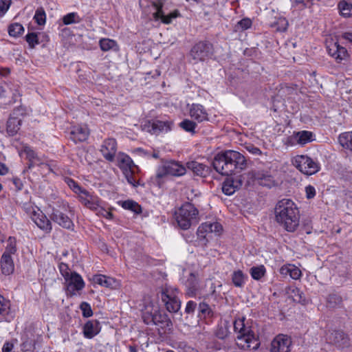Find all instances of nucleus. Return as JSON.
Here are the masks:
<instances>
[{"label":"nucleus","instance_id":"nucleus-1","mask_svg":"<svg viewBox=\"0 0 352 352\" xmlns=\"http://www.w3.org/2000/svg\"><path fill=\"white\" fill-rule=\"evenodd\" d=\"M256 327L251 319L245 317L236 318L234 321V331L236 333V344L243 350H255L260 346Z\"/></svg>","mask_w":352,"mask_h":352},{"label":"nucleus","instance_id":"nucleus-2","mask_svg":"<svg viewBox=\"0 0 352 352\" xmlns=\"http://www.w3.org/2000/svg\"><path fill=\"white\" fill-rule=\"evenodd\" d=\"M212 166L222 175H230L245 169L246 160L239 152L227 150L218 153L214 157Z\"/></svg>","mask_w":352,"mask_h":352},{"label":"nucleus","instance_id":"nucleus-3","mask_svg":"<svg viewBox=\"0 0 352 352\" xmlns=\"http://www.w3.org/2000/svg\"><path fill=\"white\" fill-rule=\"evenodd\" d=\"M275 220L288 232H294L299 226L300 212L291 199H283L276 205Z\"/></svg>","mask_w":352,"mask_h":352},{"label":"nucleus","instance_id":"nucleus-4","mask_svg":"<svg viewBox=\"0 0 352 352\" xmlns=\"http://www.w3.org/2000/svg\"><path fill=\"white\" fill-rule=\"evenodd\" d=\"M175 220L182 230H188L199 221L198 209L191 203L186 202L175 212Z\"/></svg>","mask_w":352,"mask_h":352},{"label":"nucleus","instance_id":"nucleus-5","mask_svg":"<svg viewBox=\"0 0 352 352\" xmlns=\"http://www.w3.org/2000/svg\"><path fill=\"white\" fill-rule=\"evenodd\" d=\"M117 165L122 170L127 182L134 187L140 185L138 174L140 168L135 165L132 159L126 154L120 153L117 156Z\"/></svg>","mask_w":352,"mask_h":352},{"label":"nucleus","instance_id":"nucleus-6","mask_svg":"<svg viewBox=\"0 0 352 352\" xmlns=\"http://www.w3.org/2000/svg\"><path fill=\"white\" fill-rule=\"evenodd\" d=\"M186 172V167L179 162H166L158 167L155 177V182L159 187H161L167 177H180L185 175Z\"/></svg>","mask_w":352,"mask_h":352},{"label":"nucleus","instance_id":"nucleus-7","mask_svg":"<svg viewBox=\"0 0 352 352\" xmlns=\"http://www.w3.org/2000/svg\"><path fill=\"white\" fill-rule=\"evenodd\" d=\"M292 162L299 171L307 175H312L320 169L318 162L306 155L295 156Z\"/></svg>","mask_w":352,"mask_h":352},{"label":"nucleus","instance_id":"nucleus-8","mask_svg":"<svg viewBox=\"0 0 352 352\" xmlns=\"http://www.w3.org/2000/svg\"><path fill=\"white\" fill-rule=\"evenodd\" d=\"M177 289L169 287H164L157 294L164 303L167 311L172 313L177 312L181 307V302L177 296Z\"/></svg>","mask_w":352,"mask_h":352},{"label":"nucleus","instance_id":"nucleus-9","mask_svg":"<svg viewBox=\"0 0 352 352\" xmlns=\"http://www.w3.org/2000/svg\"><path fill=\"white\" fill-rule=\"evenodd\" d=\"M214 53L213 45L208 41H199L192 46L190 56L194 63L204 62L212 57Z\"/></svg>","mask_w":352,"mask_h":352},{"label":"nucleus","instance_id":"nucleus-10","mask_svg":"<svg viewBox=\"0 0 352 352\" xmlns=\"http://www.w3.org/2000/svg\"><path fill=\"white\" fill-rule=\"evenodd\" d=\"M65 280L67 294L70 296L76 295L85 285L82 276L76 272H73Z\"/></svg>","mask_w":352,"mask_h":352},{"label":"nucleus","instance_id":"nucleus-11","mask_svg":"<svg viewBox=\"0 0 352 352\" xmlns=\"http://www.w3.org/2000/svg\"><path fill=\"white\" fill-rule=\"evenodd\" d=\"M143 320L146 324H165L167 326L170 322L167 316L164 314H162L157 307L153 308L151 311L147 310L143 313L142 316Z\"/></svg>","mask_w":352,"mask_h":352},{"label":"nucleus","instance_id":"nucleus-12","mask_svg":"<svg viewBox=\"0 0 352 352\" xmlns=\"http://www.w3.org/2000/svg\"><path fill=\"white\" fill-rule=\"evenodd\" d=\"M292 339L289 336L284 334L276 336L271 343V352H290Z\"/></svg>","mask_w":352,"mask_h":352},{"label":"nucleus","instance_id":"nucleus-13","mask_svg":"<svg viewBox=\"0 0 352 352\" xmlns=\"http://www.w3.org/2000/svg\"><path fill=\"white\" fill-rule=\"evenodd\" d=\"M173 122L170 121L153 120L144 124V129L153 135L167 133L171 130Z\"/></svg>","mask_w":352,"mask_h":352},{"label":"nucleus","instance_id":"nucleus-14","mask_svg":"<svg viewBox=\"0 0 352 352\" xmlns=\"http://www.w3.org/2000/svg\"><path fill=\"white\" fill-rule=\"evenodd\" d=\"M80 201L87 208L91 210H97L101 204V199L89 191L83 189L82 192L78 194Z\"/></svg>","mask_w":352,"mask_h":352},{"label":"nucleus","instance_id":"nucleus-15","mask_svg":"<svg viewBox=\"0 0 352 352\" xmlns=\"http://www.w3.org/2000/svg\"><path fill=\"white\" fill-rule=\"evenodd\" d=\"M100 151L106 160L113 162L117 151L116 140L114 138H107L104 140Z\"/></svg>","mask_w":352,"mask_h":352},{"label":"nucleus","instance_id":"nucleus-16","mask_svg":"<svg viewBox=\"0 0 352 352\" xmlns=\"http://www.w3.org/2000/svg\"><path fill=\"white\" fill-rule=\"evenodd\" d=\"M189 116L197 124L209 120V116L206 109L200 104L193 103L190 106Z\"/></svg>","mask_w":352,"mask_h":352},{"label":"nucleus","instance_id":"nucleus-17","mask_svg":"<svg viewBox=\"0 0 352 352\" xmlns=\"http://www.w3.org/2000/svg\"><path fill=\"white\" fill-rule=\"evenodd\" d=\"M31 219L45 233L51 232L52 230L51 221L39 208H37L36 212H34V214L32 215Z\"/></svg>","mask_w":352,"mask_h":352},{"label":"nucleus","instance_id":"nucleus-18","mask_svg":"<svg viewBox=\"0 0 352 352\" xmlns=\"http://www.w3.org/2000/svg\"><path fill=\"white\" fill-rule=\"evenodd\" d=\"M51 219L58 223L60 226L65 229H72L74 227L73 221L70 218L58 210H54L50 215Z\"/></svg>","mask_w":352,"mask_h":352},{"label":"nucleus","instance_id":"nucleus-19","mask_svg":"<svg viewBox=\"0 0 352 352\" xmlns=\"http://www.w3.org/2000/svg\"><path fill=\"white\" fill-rule=\"evenodd\" d=\"M223 230L222 226L219 222H205L202 223L197 230V234L200 237L205 238L204 233H215L220 234Z\"/></svg>","mask_w":352,"mask_h":352},{"label":"nucleus","instance_id":"nucleus-20","mask_svg":"<svg viewBox=\"0 0 352 352\" xmlns=\"http://www.w3.org/2000/svg\"><path fill=\"white\" fill-rule=\"evenodd\" d=\"M242 186V181L237 177H228L222 184V191L226 195L234 194Z\"/></svg>","mask_w":352,"mask_h":352},{"label":"nucleus","instance_id":"nucleus-21","mask_svg":"<svg viewBox=\"0 0 352 352\" xmlns=\"http://www.w3.org/2000/svg\"><path fill=\"white\" fill-rule=\"evenodd\" d=\"M253 178L259 185L271 188L275 183L273 177L264 170H256L253 172Z\"/></svg>","mask_w":352,"mask_h":352},{"label":"nucleus","instance_id":"nucleus-22","mask_svg":"<svg viewBox=\"0 0 352 352\" xmlns=\"http://www.w3.org/2000/svg\"><path fill=\"white\" fill-rule=\"evenodd\" d=\"M155 6L157 10L153 13V18L155 21L160 19L164 24H170L173 19L177 18L179 14L177 10H175L169 14L165 15L162 10V5L155 4Z\"/></svg>","mask_w":352,"mask_h":352},{"label":"nucleus","instance_id":"nucleus-23","mask_svg":"<svg viewBox=\"0 0 352 352\" xmlns=\"http://www.w3.org/2000/svg\"><path fill=\"white\" fill-rule=\"evenodd\" d=\"M101 327L97 320H88L83 327V334L86 338L91 339L100 331Z\"/></svg>","mask_w":352,"mask_h":352},{"label":"nucleus","instance_id":"nucleus-24","mask_svg":"<svg viewBox=\"0 0 352 352\" xmlns=\"http://www.w3.org/2000/svg\"><path fill=\"white\" fill-rule=\"evenodd\" d=\"M89 135L87 126H74L70 132V139L75 143L85 141Z\"/></svg>","mask_w":352,"mask_h":352},{"label":"nucleus","instance_id":"nucleus-25","mask_svg":"<svg viewBox=\"0 0 352 352\" xmlns=\"http://www.w3.org/2000/svg\"><path fill=\"white\" fill-rule=\"evenodd\" d=\"M214 316V305L210 306L204 300L198 306L197 317L201 320H210Z\"/></svg>","mask_w":352,"mask_h":352},{"label":"nucleus","instance_id":"nucleus-26","mask_svg":"<svg viewBox=\"0 0 352 352\" xmlns=\"http://www.w3.org/2000/svg\"><path fill=\"white\" fill-rule=\"evenodd\" d=\"M185 285L187 288L186 294L189 297L195 296L199 288V282L197 275L195 273H190L186 280Z\"/></svg>","mask_w":352,"mask_h":352},{"label":"nucleus","instance_id":"nucleus-27","mask_svg":"<svg viewBox=\"0 0 352 352\" xmlns=\"http://www.w3.org/2000/svg\"><path fill=\"white\" fill-rule=\"evenodd\" d=\"M186 166L189 170H192L195 175L201 177H206L210 170L209 166L196 161L188 162L186 164Z\"/></svg>","mask_w":352,"mask_h":352},{"label":"nucleus","instance_id":"nucleus-28","mask_svg":"<svg viewBox=\"0 0 352 352\" xmlns=\"http://www.w3.org/2000/svg\"><path fill=\"white\" fill-rule=\"evenodd\" d=\"M279 272L284 277L289 276L294 280L299 279L302 276L300 270L292 264H286L283 265Z\"/></svg>","mask_w":352,"mask_h":352},{"label":"nucleus","instance_id":"nucleus-29","mask_svg":"<svg viewBox=\"0 0 352 352\" xmlns=\"http://www.w3.org/2000/svg\"><path fill=\"white\" fill-rule=\"evenodd\" d=\"M1 272L6 276L12 274L14 271V264L11 256L2 254L1 258Z\"/></svg>","mask_w":352,"mask_h":352},{"label":"nucleus","instance_id":"nucleus-30","mask_svg":"<svg viewBox=\"0 0 352 352\" xmlns=\"http://www.w3.org/2000/svg\"><path fill=\"white\" fill-rule=\"evenodd\" d=\"M21 124V120L18 118L10 117L7 122L6 131L10 136L17 133Z\"/></svg>","mask_w":352,"mask_h":352},{"label":"nucleus","instance_id":"nucleus-31","mask_svg":"<svg viewBox=\"0 0 352 352\" xmlns=\"http://www.w3.org/2000/svg\"><path fill=\"white\" fill-rule=\"evenodd\" d=\"M294 138L298 144L305 145L314 140V134L309 131H301L294 134Z\"/></svg>","mask_w":352,"mask_h":352},{"label":"nucleus","instance_id":"nucleus-32","mask_svg":"<svg viewBox=\"0 0 352 352\" xmlns=\"http://www.w3.org/2000/svg\"><path fill=\"white\" fill-rule=\"evenodd\" d=\"M340 14L344 18L352 16V1L342 0L338 4Z\"/></svg>","mask_w":352,"mask_h":352},{"label":"nucleus","instance_id":"nucleus-33","mask_svg":"<svg viewBox=\"0 0 352 352\" xmlns=\"http://www.w3.org/2000/svg\"><path fill=\"white\" fill-rule=\"evenodd\" d=\"M94 283L98 284L105 287H112L115 280L113 278L107 276L103 274H96L93 276Z\"/></svg>","mask_w":352,"mask_h":352},{"label":"nucleus","instance_id":"nucleus-34","mask_svg":"<svg viewBox=\"0 0 352 352\" xmlns=\"http://www.w3.org/2000/svg\"><path fill=\"white\" fill-rule=\"evenodd\" d=\"M247 278V276L240 270L234 271L232 274V283L236 287H243Z\"/></svg>","mask_w":352,"mask_h":352},{"label":"nucleus","instance_id":"nucleus-35","mask_svg":"<svg viewBox=\"0 0 352 352\" xmlns=\"http://www.w3.org/2000/svg\"><path fill=\"white\" fill-rule=\"evenodd\" d=\"M120 205L125 210H131L135 214L142 213V207L133 200H126L120 202Z\"/></svg>","mask_w":352,"mask_h":352},{"label":"nucleus","instance_id":"nucleus-36","mask_svg":"<svg viewBox=\"0 0 352 352\" xmlns=\"http://www.w3.org/2000/svg\"><path fill=\"white\" fill-rule=\"evenodd\" d=\"M338 141L343 148L352 151V131L341 133L338 137Z\"/></svg>","mask_w":352,"mask_h":352},{"label":"nucleus","instance_id":"nucleus-37","mask_svg":"<svg viewBox=\"0 0 352 352\" xmlns=\"http://www.w3.org/2000/svg\"><path fill=\"white\" fill-rule=\"evenodd\" d=\"M100 49L104 52H107L110 50H118V45L117 43L110 38H102L99 41Z\"/></svg>","mask_w":352,"mask_h":352},{"label":"nucleus","instance_id":"nucleus-38","mask_svg":"<svg viewBox=\"0 0 352 352\" xmlns=\"http://www.w3.org/2000/svg\"><path fill=\"white\" fill-rule=\"evenodd\" d=\"M179 125L183 130L186 132L191 133L192 134H195L196 133L195 129L197 126V123L192 119H184L179 123Z\"/></svg>","mask_w":352,"mask_h":352},{"label":"nucleus","instance_id":"nucleus-39","mask_svg":"<svg viewBox=\"0 0 352 352\" xmlns=\"http://www.w3.org/2000/svg\"><path fill=\"white\" fill-rule=\"evenodd\" d=\"M16 239L13 236H10L7 241V245L3 254L12 256V254H16Z\"/></svg>","mask_w":352,"mask_h":352},{"label":"nucleus","instance_id":"nucleus-40","mask_svg":"<svg viewBox=\"0 0 352 352\" xmlns=\"http://www.w3.org/2000/svg\"><path fill=\"white\" fill-rule=\"evenodd\" d=\"M24 32V28L19 23H14L9 25L8 33L10 36L18 37Z\"/></svg>","mask_w":352,"mask_h":352},{"label":"nucleus","instance_id":"nucleus-41","mask_svg":"<svg viewBox=\"0 0 352 352\" xmlns=\"http://www.w3.org/2000/svg\"><path fill=\"white\" fill-rule=\"evenodd\" d=\"M266 270L264 265H261L256 267H252L250 273L253 279L258 280L265 274Z\"/></svg>","mask_w":352,"mask_h":352},{"label":"nucleus","instance_id":"nucleus-42","mask_svg":"<svg viewBox=\"0 0 352 352\" xmlns=\"http://www.w3.org/2000/svg\"><path fill=\"white\" fill-rule=\"evenodd\" d=\"M81 21V18L76 12H70L65 15L63 18V22L65 25L78 23Z\"/></svg>","mask_w":352,"mask_h":352},{"label":"nucleus","instance_id":"nucleus-43","mask_svg":"<svg viewBox=\"0 0 352 352\" xmlns=\"http://www.w3.org/2000/svg\"><path fill=\"white\" fill-rule=\"evenodd\" d=\"M35 166H43L46 168L50 172H52V168L51 166L46 163L45 160H43L41 157L37 155L31 163L28 164V168H31Z\"/></svg>","mask_w":352,"mask_h":352},{"label":"nucleus","instance_id":"nucleus-44","mask_svg":"<svg viewBox=\"0 0 352 352\" xmlns=\"http://www.w3.org/2000/svg\"><path fill=\"white\" fill-rule=\"evenodd\" d=\"M34 19L35 20L36 23L39 25L45 24L46 15L43 8H38L36 10Z\"/></svg>","mask_w":352,"mask_h":352},{"label":"nucleus","instance_id":"nucleus-45","mask_svg":"<svg viewBox=\"0 0 352 352\" xmlns=\"http://www.w3.org/2000/svg\"><path fill=\"white\" fill-rule=\"evenodd\" d=\"M229 333H230L229 329L226 324L220 325V326H218V327L216 330L215 336L218 338L223 340L228 336Z\"/></svg>","mask_w":352,"mask_h":352},{"label":"nucleus","instance_id":"nucleus-46","mask_svg":"<svg viewBox=\"0 0 352 352\" xmlns=\"http://www.w3.org/2000/svg\"><path fill=\"white\" fill-rule=\"evenodd\" d=\"M25 41L31 48L34 47L35 45H38L39 43L37 34L35 32L28 33L25 36Z\"/></svg>","mask_w":352,"mask_h":352},{"label":"nucleus","instance_id":"nucleus-47","mask_svg":"<svg viewBox=\"0 0 352 352\" xmlns=\"http://www.w3.org/2000/svg\"><path fill=\"white\" fill-rule=\"evenodd\" d=\"M347 56L348 52L346 48L339 45L336 57L337 62L340 63L342 60L346 59Z\"/></svg>","mask_w":352,"mask_h":352},{"label":"nucleus","instance_id":"nucleus-48","mask_svg":"<svg viewBox=\"0 0 352 352\" xmlns=\"http://www.w3.org/2000/svg\"><path fill=\"white\" fill-rule=\"evenodd\" d=\"M58 269L61 275L64 277V279H66V278H68L69 276H71L73 272L70 271L68 265L63 262L59 263Z\"/></svg>","mask_w":352,"mask_h":352},{"label":"nucleus","instance_id":"nucleus-49","mask_svg":"<svg viewBox=\"0 0 352 352\" xmlns=\"http://www.w3.org/2000/svg\"><path fill=\"white\" fill-rule=\"evenodd\" d=\"M10 303L2 296L0 295V315L8 314Z\"/></svg>","mask_w":352,"mask_h":352},{"label":"nucleus","instance_id":"nucleus-50","mask_svg":"<svg viewBox=\"0 0 352 352\" xmlns=\"http://www.w3.org/2000/svg\"><path fill=\"white\" fill-rule=\"evenodd\" d=\"M80 308L84 317L89 318L92 316L93 311L89 303L82 302L80 305Z\"/></svg>","mask_w":352,"mask_h":352},{"label":"nucleus","instance_id":"nucleus-51","mask_svg":"<svg viewBox=\"0 0 352 352\" xmlns=\"http://www.w3.org/2000/svg\"><path fill=\"white\" fill-rule=\"evenodd\" d=\"M339 44L336 42H331L327 46L328 54L336 59Z\"/></svg>","mask_w":352,"mask_h":352},{"label":"nucleus","instance_id":"nucleus-52","mask_svg":"<svg viewBox=\"0 0 352 352\" xmlns=\"http://www.w3.org/2000/svg\"><path fill=\"white\" fill-rule=\"evenodd\" d=\"M22 207L25 212L30 215V218H32V215H33L34 212H36V209L38 208L37 207H34L30 202L24 203Z\"/></svg>","mask_w":352,"mask_h":352},{"label":"nucleus","instance_id":"nucleus-53","mask_svg":"<svg viewBox=\"0 0 352 352\" xmlns=\"http://www.w3.org/2000/svg\"><path fill=\"white\" fill-rule=\"evenodd\" d=\"M11 0H0V17H2L10 6Z\"/></svg>","mask_w":352,"mask_h":352},{"label":"nucleus","instance_id":"nucleus-54","mask_svg":"<svg viewBox=\"0 0 352 352\" xmlns=\"http://www.w3.org/2000/svg\"><path fill=\"white\" fill-rule=\"evenodd\" d=\"M95 211L96 212V214L98 215L102 216V217L106 218L107 219H113V215L112 212L105 210L100 205L99 208Z\"/></svg>","mask_w":352,"mask_h":352},{"label":"nucleus","instance_id":"nucleus-55","mask_svg":"<svg viewBox=\"0 0 352 352\" xmlns=\"http://www.w3.org/2000/svg\"><path fill=\"white\" fill-rule=\"evenodd\" d=\"M23 151L26 154L29 163H31L33 160L38 155V154L29 146H25Z\"/></svg>","mask_w":352,"mask_h":352},{"label":"nucleus","instance_id":"nucleus-56","mask_svg":"<svg viewBox=\"0 0 352 352\" xmlns=\"http://www.w3.org/2000/svg\"><path fill=\"white\" fill-rule=\"evenodd\" d=\"M68 186L70 187L72 190L77 194H80L83 190L77 182L72 179H69L67 182Z\"/></svg>","mask_w":352,"mask_h":352},{"label":"nucleus","instance_id":"nucleus-57","mask_svg":"<svg viewBox=\"0 0 352 352\" xmlns=\"http://www.w3.org/2000/svg\"><path fill=\"white\" fill-rule=\"evenodd\" d=\"M197 303L193 300H189L186 306L185 312L188 314H192L197 308Z\"/></svg>","mask_w":352,"mask_h":352},{"label":"nucleus","instance_id":"nucleus-58","mask_svg":"<svg viewBox=\"0 0 352 352\" xmlns=\"http://www.w3.org/2000/svg\"><path fill=\"white\" fill-rule=\"evenodd\" d=\"M238 25L242 30H247L252 25V21L248 18H244L238 22Z\"/></svg>","mask_w":352,"mask_h":352},{"label":"nucleus","instance_id":"nucleus-59","mask_svg":"<svg viewBox=\"0 0 352 352\" xmlns=\"http://www.w3.org/2000/svg\"><path fill=\"white\" fill-rule=\"evenodd\" d=\"M292 3V7L296 8H298L301 10L307 8V3L305 0H290Z\"/></svg>","mask_w":352,"mask_h":352},{"label":"nucleus","instance_id":"nucleus-60","mask_svg":"<svg viewBox=\"0 0 352 352\" xmlns=\"http://www.w3.org/2000/svg\"><path fill=\"white\" fill-rule=\"evenodd\" d=\"M306 197L307 199H312L316 195V190L313 186L309 185L305 187Z\"/></svg>","mask_w":352,"mask_h":352},{"label":"nucleus","instance_id":"nucleus-61","mask_svg":"<svg viewBox=\"0 0 352 352\" xmlns=\"http://www.w3.org/2000/svg\"><path fill=\"white\" fill-rule=\"evenodd\" d=\"M246 148L250 153H251L254 155H261V151L258 147H256L254 145H249V146H246Z\"/></svg>","mask_w":352,"mask_h":352},{"label":"nucleus","instance_id":"nucleus-62","mask_svg":"<svg viewBox=\"0 0 352 352\" xmlns=\"http://www.w3.org/2000/svg\"><path fill=\"white\" fill-rule=\"evenodd\" d=\"M14 345L10 342H6L2 347V352H11Z\"/></svg>","mask_w":352,"mask_h":352},{"label":"nucleus","instance_id":"nucleus-63","mask_svg":"<svg viewBox=\"0 0 352 352\" xmlns=\"http://www.w3.org/2000/svg\"><path fill=\"white\" fill-rule=\"evenodd\" d=\"M342 38L352 43V31L345 32L342 33Z\"/></svg>","mask_w":352,"mask_h":352},{"label":"nucleus","instance_id":"nucleus-64","mask_svg":"<svg viewBox=\"0 0 352 352\" xmlns=\"http://www.w3.org/2000/svg\"><path fill=\"white\" fill-rule=\"evenodd\" d=\"M13 184H14V186L17 190H21L23 187V184L21 182V181L18 178L13 179Z\"/></svg>","mask_w":352,"mask_h":352}]
</instances>
